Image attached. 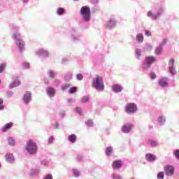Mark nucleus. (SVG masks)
<instances>
[{"instance_id":"4468645a","label":"nucleus","mask_w":179,"mask_h":179,"mask_svg":"<svg viewBox=\"0 0 179 179\" xmlns=\"http://www.w3.org/2000/svg\"><path fill=\"white\" fill-rule=\"evenodd\" d=\"M112 89L113 92H115V93H120V92L122 91V87L120 85H115L112 86Z\"/></svg>"},{"instance_id":"09e8293b","label":"nucleus","mask_w":179,"mask_h":179,"mask_svg":"<svg viewBox=\"0 0 179 179\" xmlns=\"http://www.w3.org/2000/svg\"><path fill=\"white\" fill-rule=\"evenodd\" d=\"M152 48H153L150 45H148L146 47L147 51H152Z\"/></svg>"},{"instance_id":"e433bc0d","label":"nucleus","mask_w":179,"mask_h":179,"mask_svg":"<svg viewBox=\"0 0 179 179\" xmlns=\"http://www.w3.org/2000/svg\"><path fill=\"white\" fill-rule=\"evenodd\" d=\"M113 179H122V178H121V176H120V175H118V174H117V173H114V174L113 175Z\"/></svg>"},{"instance_id":"0eeeda50","label":"nucleus","mask_w":179,"mask_h":179,"mask_svg":"<svg viewBox=\"0 0 179 179\" xmlns=\"http://www.w3.org/2000/svg\"><path fill=\"white\" fill-rule=\"evenodd\" d=\"M134 128V124H127L122 126V131L124 132V134H129L131 132V129Z\"/></svg>"},{"instance_id":"c03bdc74","label":"nucleus","mask_w":179,"mask_h":179,"mask_svg":"<svg viewBox=\"0 0 179 179\" xmlns=\"http://www.w3.org/2000/svg\"><path fill=\"white\" fill-rule=\"evenodd\" d=\"M150 78L151 79H156V73H155L154 72H152L150 73Z\"/></svg>"},{"instance_id":"aec40b11","label":"nucleus","mask_w":179,"mask_h":179,"mask_svg":"<svg viewBox=\"0 0 179 179\" xmlns=\"http://www.w3.org/2000/svg\"><path fill=\"white\" fill-rule=\"evenodd\" d=\"M69 142H72V143H75L76 142V135L71 134L69 136Z\"/></svg>"},{"instance_id":"f257e3e1","label":"nucleus","mask_w":179,"mask_h":179,"mask_svg":"<svg viewBox=\"0 0 179 179\" xmlns=\"http://www.w3.org/2000/svg\"><path fill=\"white\" fill-rule=\"evenodd\" d=\"M92 86L96 89V90L103 92V90H104V83L103 82V78H101L100 76H97L96 78L94 79Z\"/></svg>"},{"instance_id":"9d476101","label":"nucleus","mask_w":179,"mask_h":179,"mask_svg":"<svg viewBox=\"0 0 179 179\" xmlns=\"http://www.w3.org/2000/svg\"><path fill=\"white\" fill-rule=\"evenodd\" d=\"M46 93L48 94L49 97H54V96H55V89L52 87H48Z\"/></svg>"},{"instance_id":"de8ad7c7","label":"nucleus","mask_w":179,"mask_h":179,"mask_svg":"<svg viewBox=\"0 0 179 179\" xmlns=\"http://www.w3.org/2000/svg\"><path fill=\"white\" fill-rule=\"evenodd\" d=\"M145 36H148V37L152 36V33H150L149 30H145Z\"/></svg>"},{"instance_id":"f3484780","label":"nucleus","mask_w":179,"mask_h":179,"mask_svg":"<svg viewBox=\"0 0 179 179\" xmlns=\"http://www.w3.org/2000/svg\"><path fill=\"white\" fill-rule=\"evenodd\" d=\"M156 62V58L154 57L149 56L145 58V62H148V64H150V65H152V62Z\"/></svg>"},{"instance_id":"f03ea898","label":"nucleus","mask_w":179,"mask_h":179,"mask_svg":"<svg viewBox=\"0 0 179 179\" xmlns=\"http://www.w3.org/2000/svg\"><path fill=\"white\" fill-rule=\"evenodd\" d=\"M26 150L29 155H34V153H37V143L32 140H29L27 141Z\"/></svg>"},{"instance_id":"7c9ffc66","label":"nucleus","mask_w":179,"mask_h":179,"mask_svg":"<svg viewBox=\"0 0 179 179\" xmlns=\"http://www.w3.org/2000/svg\"><path fill=\"white\" fill-rule=\"evenodd\" d=\"M157 178L158 179H163V178H164V172H159L157 174Z\"/></svg>"},{"instance_id":"ddd939ff","label":"nucleus","mask_w":179,"mask_h":179,"mask_svg":"<svg viewBox=\"0 0 179 179\" xmlns=\"http://www.w3.org/2000/svg\"><path fill=\"white\" fill-rule=\"evenodd\" d=\"M158 83L162 87H167V86H169V83H167V80L164 78L159 80Z\"/></svg>"},{"instance_id":"4c0bfd02","label":"nucleus","mask_w":179,"mask_h":179,"mask_svg":"<svg viewBox=\"0 0 179 179\" xmlns=\"http://www.w3.org/2000/svg\"><path fill=\"white\" fill-rule=\"evenodd\" d=\"M49 76L52 79H54V78H55V73H54V71H50L49 72Z\"/></svg>"},{"instance_id":"5fc2aeb1","label":"nucleus","mask_w":179,"mask_h":179,"mask_svg":"<svg viewBox=\"0 0 179 179\" xmlns=\"http://www.w3.org/2000/svg\"><path fill=\"white\" fill-rule=\"evenodd\" d=\"M164 44H166V41H164Z\"/></svg>"},{"instance_id":"864d4df0","label":"nucleus","mask_w":179,"mask_h":179,"mask_svg":"<svg viewBox=\"0 0 179 179\" xmlns=\"http://www.w3.org/2000/svg\"><path fill=\"white\" fill-rule=\"evenodd\" d=\"M29 0H23V2H27Z\"/></svg>"},{"instance_id":"b1692460","label":"nucleus","mask_w":179,"mask_h":179,"mask_svg":"<svg viewBox=\"0 0 179 179\" xmlns=\"http://www.w3.org/2000/svg\"><path fill=\"white\" fill-rule=\"evenodd\" d=\"M5 68H6V63H1L0 64V73H2L5 71Z\"/></svg>"},{"instance_id":"1a4fd4ad","label":"nucleus","mask_w":179,"mask_h":179,"mask_svg":"<svg viewBox=\"0 0 179 179\" xmlns=\"http://www.w3.org/2000/svg\"><path fill=\"white\" fill-rule=\"evenodd\" d=\"M160 15H163V8H159L157 15H155L152 11L148 13V16L152 17V19H157Z\"/></svg>"},{"instance_id":"5701e85b","label":"nucleus","mask_w":179,"mask_h":179,"mask_svg":"<svg viewBox=\"0 0 179 179\" xmlns=\"http://www.w3.org/2000/svg\"><path fill=\"white\" fill-rule=\"evenodd\" d=\"M105 152L107 156H111V153L113 152V148L107 147Z\"/></svg>"},{"instance_id":"c756f323","label":"nucleus","mask_w":179,"mask_h":179,"mask_svg":"<svg viewBox=\"0 0 179 179\" xmlns=\"http://www.w3.org/2000/svg\"><path fill=\"white\" fill-rule=\"evenodd\" d=\"M87 101H89V96H83L81 99V103H87Z\"/></svg>"},{"instance_id":"8fccbe9b","label":"nucleus","mask_w":179,"mask_h":179,"mask_svg":"<svg viewBox=\"0 0 179 179\" xmlns=\"http://www.w3.org/2000/svg\"><path fill=\"white\" fill-rule=\"evenodd\" d=\"M43 179H52V175H47L46 177H45Z\"/></svg>"},{"instance_id":"79ce46f5","label":"nucleus","mask_w":179,"mask_h":179,"mask_svg":"<svg viewBox=\"0 0 179 179\" xmlns=\"http://www.w3.org/2000/svg\"><path fill=\"white\" fill-rule=\"evenodd\" d=\"M174 155H175L176 159H179V150H176L174 152Z\"/></svg>"},{"instance_id":"2eb2a0df","label":"nucleus","mask_w":179,"mask_h":179,"mask_svg":"<svg viewBox=\"0 0 179 179\" xmlns=\"http://www.w3.org/2000/svg\"><path fill=\"white\" fill-rule=\"evenodd\" d=\"M13 126V123L12 122H10L9 123H7L4 127L2 128L3 132H6V131L10 129V127Z\"/></svg>"},{"instance_id":"bb28decb","label":"nucleus","mask_w":179,"mask_h":179,"mask_svg":"<svg viewBox=\"0 0 179 179\" xmlns=\"http://www.w3.org/2000/svg\"><path fill=\"white\" fill-rule=\"evenodd\" d=\"M8 144L10 145V146H15V140L13 138H9Z\"/></svg>"},{"instance_id":"c85d7f7f","label":"nucleus","mask_w":179,"mask_h":179,"mask_svg":"<svg viewBox=\"0 0 179 179\" xmlns=\"http://www.w3.org/2000/svg\"><path fill=\"white\" fill-rule=\"evenodd\" d=\"M78 88L76 87H73L69 89V93H76Z\"/></svg>"},{"instance_id":"a19ab883","label":"nucleus","mask_w":179,"mask_h":179,"mask_svg":"<svg viewBox=\"0 0 179 179\" xmlns=\"http://www.w3.org/2000/svg\"><path fill=\"white\" fill-rule=\"evenodd\" d=\"M3 100L0 99V110H3L4 106H3Z\"/></svg>"},{"instance_id":"dca6fc26","label":"nucleus","mask_w":179,"mask_h":179,"mask_svg":"<svg viewBox=\"0 0 179 179\" xmlns=\"http://www.w3.org/2000/svg\"><path fill=\"white\" fill-rule=\"evenodd\" d=\"M6 160H7L8 163H12V162H14L15 157H13V154H7L6 155Z\"/></svg>"},{"instance_id":"6ab92c4d","label":"nucleus","mask_w":179,"mask_h":179,"mask_svg":"<svg viewBox=\"0 0 179 179\" xmlns=\"http://www.w3.org/2000/svg\"><path fill=\"white\" fill-rule=\"evenodd\" d=\"M114 26H115V21L114 20H110L107 24L108 29H111Z\"/></svg>"},{"instance_id":"72a5a7b5","label":"nucleus","mask_w":179,"mask_h":179,"mask_svg":"<svg viewBox=\"0 0 179 179\" xmlns=\"http://www.w3.org/2000/svg\"><path fill=\"white\" fill-rule=\"evenodd\" d=\"M169 72L171 75H176V69L173 67H169Z\"/></svg>"},{"instance_id":"3c124183","label":"nucleus","mask_w":179,"mask_h":179,"mask_svg":"<svg viewBox=\"0 0 179 179\" xmlns=\"http://www.w3.org/2000/svg\"><path fill=\"white\" fill-rule=\"evenodd\" d=\"M54 141V138L53 137H50L48 140L49 143H52V141Z\"/></svg>"},{"instance_id":"423d86ee","label":"nucleus","mask_w":179,"mask_h":179,"mask_svg":"<svg viewBox=\"0 0 179 179\" xmlns=\"http://www.w3.org/2000/svg\"><path fill=\"white\" fill-rule=\"evenodd\" d=\"M166 176H173L174 174V166L171 165H166L164 167Z\"/></svg>"},{"instance_id":"412c9836","label":"nucleus","mask_w":179,"mask_h":179,"mask_svg":"<svg viewBox=\"0 0 179 179\" xmlns=\"http://www.w3.org/2000/svg\"><path fill=\"white\" fill-rule=\"evenodd\" d=\"M162 51H163V48L162 47V45H160L159 47H157L155 49L156 55H160V54H162Z\"/></svg>"},{"instance_id":"393cba45","label":"nucleus","mask_w":179,"mask_h":179,"mask_svg":"<svg viewBox=\"0 0 179 179\" xmlns=\"http://www.w3.org/2000/svg\"><path fill=\"white\" fill-rule=\"evenodd\" d=\"M57 14H59V15H64V13H65V9L63 8H59L57 10Z\"/></svg>"},{"instance_id":"f704fd0d","label":"nucleus","mask_w":179,"mask_h":179,"mask_svg":"<svg viewBox=\"0 0 179 179\" xmlns=\"http://www.w3.org/2000/svg\"><path fill=\"white\" fill-rule=\"evenodd\" d=\"M141 49H136V55L138 57V58L141 57Z\"/></svg>"},{"instance_id":"f8f14e48","label":"nucleus","mask_w":179,"mask_h":179,"mask_svg":"<svg viewBox=\"0 0 179 179\" xmlns=\"http://www.w3.org/2000/svg\"><path fill=\"white\" fill-rule=\"evenodd\" d=\"M145 159L148 162H155L156 160V156L153 154H147Z\"/></svg>"},{"instance_id":"a18cd8bd","label":"nucleus","mask_w":179,"mask_h":179,"mask_svg":"<svg viewBox=\"0 0 179 179\" xmlns=\"http://www.w3.org/2000/svg\"><path fill=\"white\" fill-rule=\"evenodd\" d=\"M151 146L152 148H156V146H157V142H156V141L151 142Z\"/></svg>"},{"instance_id":"603ef678","label":"nucleus","mask_w":179,"mask_h":179,"mask_svg":"<svg viewBox=\"0 0 179 179\" xmlns=\"http://www.w3.org/2000/svg\"><path fill=\"white\" fill-rule=\"evenodd\" d=\"M41 52H44V54H45L46 57H48V52L41 50Z\"/></svg>"},{"instance_id":"20e7f679","label":"nucleus","mask_w":179,"mask_h":179,"mask_svg":"<svg viewBox=\"0 0 179 179\" xmlns=\"http://www.w3.org/2000/svg\"><path fill=\"white\" fill-rule=\"evenodd\" d=\"M138 110L136 105L134 103H129L125 107V111L127 114H134Z\"/></svg>"},{"instance_id":"c9c22d12","label":"nucleus","mask_w":179,"mask_h":179,"mask_svg":"<svg viewBox=\"0 0 179 179\" xmlns=\"http://www.w3.org/2000/svg\"><path fill=\"white\" fill-rule=\"evenodd\" d=\"M166 120H164V118H163V117L160 116L158 119V122H159L160 124H163V122H165Z\"/></svg>"},{"instance_id":"9b49d317","label":"nucleus","mask_w":179,"mask_h":179,"mask_svg":"<svg viewBox=\"0 0 179 179\" xmlns=\"http://www.w3.org/2000/svg\"><path fill=\"white\" fill-rule=\"evenodd\" d=\"M31 100V93L30 92H27L23 97V101L24 103H29Z\"/></svg>"},{"instance_id":"ea45409f","label":"nucleus","mask_w":179,"mask_h":179,"mask_svg":"<svg viewBox=\"0 0 179 179\" xmlns=\"http://www.w3.org/2000/svg\"><path fill=\"white\" fill-rule=\"evenodd\" d=\"M76 78L78 80H82L83 79V75L79 73L76 75Z\"/></svg>"},{"instance_id":"a878e982","label":"nucleus","mask_w":179,"mask_h":179,"mask_svg":"<svg viewBox=\"0 0 179 179\" xmlns=\"http://www.w3.org/2000/svg\"><path fill=\"white\" fill-rule=\"evenodd\" d=\"M66 82H69V80H71V79H72V74L71 73H68L65 76L64 78Z\"/></svg>"},{"instance_id":"473e14b6","label":"nucleus","mask_w":179,"mask_h":179,"mask_svg":"<svg viewBox=\"0 0 179 179\" xmlns=\"http://www.w3.org/2000/svg\"><path fill=\"white\" fill-rule=\"evenodd\" d=\"M69 86H70L69 84H65L61 87V90L62 91L66 90V89H69Z\"/></svg>"},{"instance_id":"6e6552de","label":"nucleus","mask_w":179,"mask_h":179,"mask_svg":"<svg viewBox=\"0 0 179 179\" xmlns=\"http://www.w3.org/2000/svg\"><path fill=\"white\" fill-rule=\"evenodd\" d=\"M122 166V162L121 160H115L112 164V167L114 170H120Z\"/></svg>"},{"instance_id":"a211bd4d","label":"nucleus","mask_w":179,"mask_h":179,"mask_svg":"<svg viewBox=\"0 0 179 179\" xmlns=\"http://www.w3.org/2000/svg\"><path fill=\"white\" fill-rule=\"evenodd\" d=\"M20 80H15L13 83L10 84L9 87L10 89H13V87H17V86H20Z\"/></svg>"},{"instance_id":"7ed1b4c3","label":"nucleus","mask_w":179,"mask_h":179,"mask_svg":"<svg viewBox=\"0 0 179 179\" xmlns=\"http://www.w3.org/2000/svg\"><path fill=\"white\" fill-rule=\"evenodd\" d=\"M80 13L82 15L83 19L85 22H89V20H90V8L89 7H82Z\"/></svg>"},{"instance_id":"37998d69","label":"nucleus","mask_w":179,"mask_h":179,"mask_svg":"<svg viewBox=\"0 0 179 179\" xmlns=\"http://www.w3.org/2000/svg\"><path fill=\"white\" fill-rule=\"evenodd\" d=\"M29 67H30V64L29 63H24V69H29Z\"/></svg>"},{"instance_id":"6e6d98bb","label":"nucleus","mask_w":179,"mask_h":179,"mask_svg":"<svg viewBox=\"0 0 179 179\" xmlns=\"http://www.w3.org/2000/svg\"><path fill=\"white\" fill-rule=\"evenodd\" d=\"M0 167H1V164H0Z\"/></svg>"},{"instance_id":"cd10ccee","label":"nucleus","mask_w":179,"mask_h":179,"mask_svg":"<svg viewBox=\"0 0 179 179\" xmlns=\"http://www.w3.org/2000/svg\"><path fill=\"white\" fill-rule=\"evenodd\" d=\"M150 64H149L148 62H145L143 64V69H148L149 68H150Z\"/></svg>"},{"instance_id":"49530a36","label":"nucleus","mask_w":179,"mask_h":179,"mask_svg":"<svg viewBox=\"0 0 179 179\" xmlns=\"http://www.w3.org/2000/svg\"><path fill=\"white\" fill-rule=\"evenodd\" d=\"M76 111L78 114H82V109L80 108H76Z\"/></svg>"},{"instance_id":"58836bf2","label":"nucleus","mask_w":179,"mask_h":179,"mask_svg":"<svg viewBox=\"0 0 179 179\" xmlns=\"http://www.w3.org/2000/svg\"><path fill=\"white\" fill-rule=\"evenodd\" d=\"M169 68L174 66V59H171L169 61Z\"/></svg>"},{"instance_id":"39448f33","label":"nucleus","mask_w":179,"mask_h":179,"mask_svg":"<svg viewBox=\"0 0 179 179\" xmlns=\"http://www.w3.org/2000/svg\"><path fill=\"white\" fill-rule=\"evenodd\" d=\"M20 36V34H14L13 37L17 40L16 45H18L20 50L22 51L23 48H24V42H23V40L19 39V37Z\"/></svg>"},{"instance_id":"2f4dec72","label":"nucleus","mask_w":179,"mask_h":179,"mask_svg":"<svg viewBox=\"0 0 179 179\" xmlns=\"http://www.w3.org/2000/svg\"><path fill=\"white\" fill-rule=\"evenodd\" d=\"M73 173L76 177H79V176H80V173L76 169H73Z\"/></svg>"},{"instance_id":"4be33fe9","label":"nucleus","mask_w":179,"mask_h":179,"mask_svg":"<svg viewBox=\"0 0 179 179\" xmlns=\"http://www.w3.org/2000/svg\"><path fill=\"white\" fill-rule=\"evenodd\" d=\"M136 40L138 43H143V34H139L136 36Z\"/></svg>"}]
</instances>
